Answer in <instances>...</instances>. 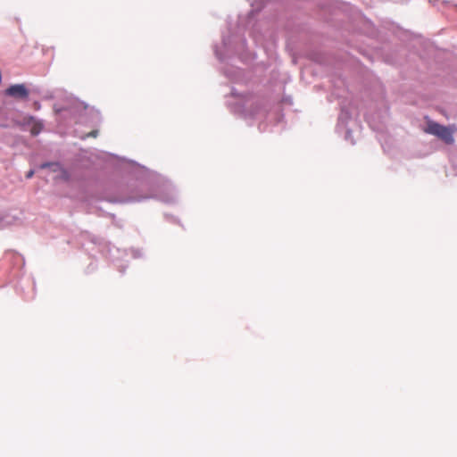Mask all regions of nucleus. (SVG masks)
Returning <instances> with one entry per match:
<instances>
[{
	"label": "nucleus",
	"instance_id": "obj_1",
	"mask_svg": "<svg viewBox=\"0 0 457 457\" xmlns=\"http://www.w3.org/2000/svg\"><path fill=\"white\" fill-rule=\"evenodd\" d=\"M454 130L453 128L445 127L432 120L428 121L424 129V132L437 137L448 145L453 144L454 141L453 137Z\"/></svg>",
	"mask_w": 457,
	"mask_h": 457
},
{
	"label": "nucleus",
	"instance_id": "obj_2",
	"mask_svg": "<svg viewBox=\"0 0 457 457\" xmlns=\"http://www.w3.org/2000/svg\"><path fill=\"white\" fill-rule=\"evenodd\" d=\"M5 94L17 99H26L29 96V91L23 84H15L5 90Z\"/></svg>",
	"mask_w": 457,
	"mask_h": 457
},
{
	"label": "nucleus",
	"instance_id": "obj_3",
	"mask_svg": "<svg viewBox=\"0 0 457 457\" xmlns=\"http://www.w3.org/2000/svg\"><path fill=\"white\" fill-rule=\"evenodd\" d=\"M31 120H32V124H31V128H30V133L33 136H37L43 129V124H42V122L35 120L33 119H31Z\"/></svg>",
	"mask_w": 457,
	"mask_h": 457
},
{
	"label": "nucleus",
	"instance_id": "obj_4",
	"mask_svg": "<svg viewBox=\"0 0 457 457\" xmlns=\"http://www.w3.org/2000/svg\"><path fill=\"white\" fill-rule=\"evenodd\" d=\"M34 175V170H30L27 174H26V178L27 179H31Z\"/></svg>",
	"mask_w": 457,
	"mask_h": 457
},
{
	"label": "nucleus",
	"instance_id": "obj_5",
	"mask_svg": "<svg viewBox=\"0 0 457 457\" xmlns=\"http://www.w3.org/2000/svg\"><path fill=\"white\" fill-rule=\"evenodd\" d=\"M96 134H97V132H96V131H93V132H91V136H93V137H96Z\"/></svg>",
	"mask_w": 457,
	"mask_h": 457
},
{
	"label": "nucleus",
	"instance_id": "obj_6",
	"mask_svg": "<svg viewBox=\"0 0 457 457\" xmlns=\"http://www.w3.org/2000/svg\"><path fill=\"white\" fill-rule=\"evenodd\" d=\"M48 165H49V164H47V163L42 164V165H41V168H46V167H47Z\"/></svg>",
	"mask_w": 457,
	"mask_h": 457
}]
</instances>
